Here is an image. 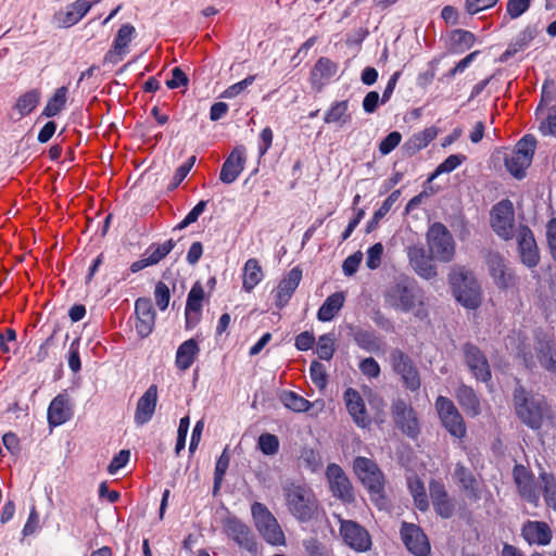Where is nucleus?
<instances>
[{
  "label": "nucleus",
  "mask_w": 556,
  "mask_h": 556,
  "mask_svg": "<svg viewBox=\"0 0 556 556\" xmlns=\"http://www.w3.org/2000/svg\"><path fill=\"white\" fill-rule=\"evenodd\" d=\"M288 511L300 522L311 521L318 509L312 488L302 481L287 480L281 485Z\"/></svg>",
  "instance_id": "nucleus-1"
},
{
  "label": "nucleus",
  "mask_w": 556,
  "mask_h": 556,
  "mask_svg": "<svg viewBox=\"0 0 556 556\" xmlns=\"http://www.w3.org/2000/svg\"><path fill=\"white\" fill-rule=\"evenodd\" d=\"M383 301L389 308L408 313L424 304V294L414 279L401 275L387 285Z\"/></svg>",
  "instance_id": "nucleus-2"
},
{
  "label": "nucleus",
  "mask_w": 556,
  "mask_h": 556,
  "mask_svg": "<svg viewBox=\"0 0 556 556\" xmlns=\"http://www.w3.org/2000/svg\"><path fill=\"white\" fill-rule=\"evenodd\" d=\"M514 406L518 418L533 430L540 429L544 419L551 417L544 396L528 392L522 386L514 391Z\"/></svg>",
  "instance_id": "nucleus-3"
},
{
  "label": "nucleus",
  "mask_w": 556,
  "mask_h": 556,
  "mask_svg": "<svg viewBox=\"0 0 556 556\" xmlns=\"http://www.w3.org/2000/svg\"><path fill=\"white\" fill-rule=\"evenodd\" d=\"M453 293L458 303L469 309L481 304V289L473 274L465 268L455 269L450 277Z\"/></svg>",
  "instance_id": "nucleus-4"
},
{
  "label": "nucleus",
  "mask_w": 556,
  "mask_h": 556,
  "mask_svg": "<svg viewBox=\"0 0 556 556\" xmlns=\"http://www.w3.org/2000/svg\"><path fill=\"white\" fill-rule=\"evenodd\" d=\"M354 471L362 483L368 489L371 500L377 504H383L384 477L377 464L367 458L358 456L354 459Z\"/></svg>",
  "instance_id": "nucleus-5"
},
{
  "label": "nucleus",
  "mask_w": 556,
  "mask_h": 556,
  "mask_svg": "<svg viewBox=\"0 0 556 556\" xmlns=\"http://www.w3.org/2000/svg\"><path fill=\"white\" fill-rule=\"evenodd\" d=\"M427 243L431 256L448 263L455 254V242L450 230L442 223H433L427 231Z\"/></svg>",
  "instance_id": "nucleus-6"
},
{
  "label": "nucleus",
  "mask_w": 556,
  "mask_h": 556,
  "mask_svg": "<svg viewBox=\"0 0 556 556\" xmlns=\"http://www.w3.org/2000/svg\"><path fill=\"white\" fill-rule=\"evenodd\" d=\"M536 147V140L532 135L523 136L516 148L505 156L507 170L516 178L525 177L526 169L531 165Z\"/></svg>",
  "instance_id": "nucleus-7"
},
{
  "label": "nucleus",
  "mask_w": 556,
  "mask_h": 556,
  "mask_svg": "<svg viewBox=\"0 0 556 556\" xmlns=\"http://www.w3.org/2000/svg\"><path fill=\"white\" fill-rule=\"evenodd\" d=\"M251 513L256 529L266 542L271 545H279L285 542V534L277 519L264 504L255 502L251 507Z\"/></svg>",
  "instance_id": "nucleus-8"
},
{
  "label": "nucleus",
  "mask_w": 556,
  "mask_h": 556,
  "mask_svg": "<svg viewBox=\"0 0 556 556\" xmlns=\"http://www.w3.org/2000/svg\"><path fill=\"white\" fill-rule=\"evenodd\" d=\"M490 225L493 231L503 240L513 239L515 233V210L510 200L497 202L490 212Z\"/></svg>",
  "instance_id": "nucleus-9"
},
{
  "label": "nucleus",
  "mask_w": 556,
  "mask_h": 556,
  "mask_svg": "<svg viewBox=\"0 0 556 556\" xmlns=\"http://www.w3.org/2000/svg\"><path fill=\"white\" fill-rule=\"evenodd\" d=\"M435 408L446 431L456 439L465 438L466 425L455 404L448 397L440 395L435 400Z\"/></svg>",
  "instance_id": "nucleus-10"
},
{
  "label": "nucleus",
  "mask_w": 556,
  "mask_h": 556,
  "mask_svg": "<svg viewBox=\"0 0 556 556\" xmlns=\"http://www.w3.org/2000/svg\"><path fill=\"white\" fill-rule=\"evenodd\" d=\"M485 264L494 285L502 290L516 285L517 278L508 266L507 260L497 251H489L485 254Z\"/></svg>",
  "instance_id": "nucleus-11"
},
{
  "label": "nucleus",
  "mask_w": 556,
  "mask_h": 556,
  "mask_svg": "<svg viewBox=\"0 0 556 556\" xmlns=\"http://www.w3.org/2000/svg\"><path fill=\"white\" fill-rule=\"evenodd\" d=\"M390 359L394 371L401 376L405 387L410 391L418 390L420 378L410 357L400 349H394L390 354Z\"/></svg>",
  "instance_id": "nucleus-12"
},
{
  "label": "nucleus",
  "mask_w": 556,
  "mask_h": 556,
  "mask_svg": "<svg viewBox=\"0 0 556 556\" xmlns=\"http://www.w3.org/2000/svg\"><path fill=\"white\" fill-rule=\"evenodd\" d=\"M224 531L228 538L250 554H257V543L250 528L236 517H228L224 520Z\"/></svg>",
  "instance_id": "nucleus-13"
},
{
  "label": "nucleus",
  "mask_w": 556,
  "mask_h": 556,
  "mask_svg": "<svg viewBox=\"0 0 556 556\" xmlns=\"http://www.w3.org/2000/svg\"><path fill=\"white\" fill-rule=\"evenodd\" d=\"M340 534L346 545L357 552H366L371 546V538L368 531L353 520L339 517Z\"/></svg>",
  "instance_id": "nucleus-14"
},
{
  "label": "nucleus",
  "mask_w": 556,
  "mask_h": 556,
  "mask_svg": "<svg viewBox=\"0 0 556 556\" xmlns=\"http://www.w3.org/2000/svg\"><path fill=\"white\" fill-rule=\"evenodd\" d=\"M392 416L395 425L403 433L410 438L417 437L419 433V425L416 413L404 400L399 399L393 402Z\"/></svg>",
  "instance_id": "nucleus-15"
},
{
  "label": "nucleus",
  "mask_w": 556,
  "mask_h": 556,
  "mask_svg": "<svg viewBox=\"0 0 556 556\" xmlns=\"http://www.w3.org/2000/svg\"><path fill=\"white\" fill-rule=\"evenodd\" d=\"M463 353L466 365L472 376L477 380L489 381L491 379V369L484 353L472 343L464 344Z\"/></svg>",
  "instance_id": "nucleus-16"
},
{
  "label": "nucleus",
  "mask_w": 556,
  "mask_h": 556,
  "mask_svg": "<svg viewBox=\"0 0 556 556\" xmlns=\"http://www.w3.org/2000/svg\"><path fill=\"white\" fill-rule=\"evenodd\" d=\"M517 243L522 264L533 268L539 264L540 254L532 230L520 225L517 229Z\"/></svg>",
  "instance_id": "nucleus-17"
},
{
  "label": "nucleus",
  "mask_w": 556,
  "mask_h": 556,
  "mask_svg": "<svg viewBox=\"0 0 556 556\" xmlns=\"http://www.w3.org/2000/svg\"><path fill=\"white\" fill-rule=\"evenodd\" d=\"M326 476L330 490L336 497H339L346 503H350L354 500L352 484L339 465H328Z\"/></svg>",
  "instance_id": "nucleus-18"
},
{
  "label": "nucleus",
  "mask_w": 556,
  "mask_h": 556,
  "mask_svg": "<svg viewBox=\"0 0 556 556\" xmlns=\"http://www.w3.org/2000/svg\"><path fill=\"white\" fill-rule=\"evenodd\" d=\"M401 536L407 549L415 556H428L430 553L428 538L418 526L404 522Z\"/></svg>",
  "instance_id": "nucleus-19"
},
{
  "label": "nucleus",
  "mask_w": 556,
  "mask_h": 556,
  "mask_svg": "<svg viewBox=\"0 0 556 556\" xmlns=\"http://www.w3.org/2000/svg\"><path fill=\"white\" fill-rule=\"evenodd\" d=\"M247 162V150L243 146H237L225 160L219 179L222 182L230 185L235 182L243 172Z\"/></svg>",
  "instance_id": "nucleus-20"
},
{
  "label": "nucleus",
  "mask_w": 556,
  "mask_h": 556,
  "mask_svg": "<svg viewBox=\"0 0 556 556\" xmlns=\"http://www.w3.org/2000/svg\"><path fill=\"white\" fill-rule=\"evenodd\" d=\"M92 8L88 0H76L65 10H60L53 15V23L60 28H68L77 24Z\"/></svg>",
  "instance_id": "nucleus-21"
},
{
  "label": "nucleus",
  "mask_w": 556,
  "mask_h": 556,
  "mask_svg": "<svg viewBox=\"0 0 556 556\" xmlns=\"http://www.w3.org/2000/svg\"><path fill=\"white\" fill-rule=\"evenodd\" d=\"M137 317L136 330L141 338H147L153 330L155 324V311L148 298H139L135 303Z\"/></svg>",
  "instance_id": "nucleus-22"
},
{
  "label": "nucleus",
  "mask_w": 556,
  "mask_h": 556,
  "mask_svg": "<svg viewBox=\"0 0 556 556\" xmlns=\"http://www.w3.org/2000/svg\"><path fill=\"white\" fill-rule=\"evenodd\" d=\"M157 404V387L151 384L147 391L139 397L135 410L134 420L137 426L148 424L155 412Z\"/></svg>",
  "instance_id": "nucleus-23"
},
{
  "label": "nucleus",
  "mask_w": 556,
  "mask_h": 556,
  "mask_svg": "<svg viewBox=\"0 0 556 556\" xmlns=\"http://www.w3.org/2000/svg\"><path fill=\"white\" fill-rule=\"evenodd\" d=\"M302 279V270L293 267L279 282L275 293V304L277 307H285Z\"/></svg>",
  "instance_id": "nucleus-24"
},
{
  "label": "nucleus",
  "mask_w": 556,
  "mask_h": 556,
  "mask_svg": "<svg viewBox=\"0 0 556 556\" xmlns=\"http://www.w3.org/2000/svg\"><path fill=\"white\" fill-rule=\"evenodd\" d=\"M204 299V289L200 282H195L188 293L185 316L186 327H194L201 317L202 302Z\"/></svg>",
  "instance_id": "nucleus-25"
},
{
  "label": "nucleus",
  "mask_w": 556,
  "mask_h": 556,
  "mask_svg": "<svg viewBox=\"0 0 556 556\" xmlns=\"http://www.w3.org/2000/svg\"><path fill=\"white\" fill-rule=\"evenodd\" d=\"M344 402L346 409L351 417L353 418L354 422L365 428L368 422V416L365 407V403L361 394L353 388H349L344 392Z\"/></svg>",
  "instance_id": "nucleus-26"
},
{
  "label": "nucleus",
  "mask_w": 556,
  "mask_h": 556,
  "mask_svg": "<svg viewBox=\"0 0 556 556\" xmlns=\"http://www.w3.org/2000/svg\"><path fill=\"white\" fill-rule=\"evenodd\" d=\"M429 492L435 511L442 518H450L454 513V505L447 495L444 484L440 481L431 480Z\"/></svg>",
  "instance_id": "nucleus-27"
},
{
  "label": "nucleus",
  "mask_w": 556,
  "mask_h": 556,
  "mask_svg": "<svg viewBox=\"0 0 556 556\" xmlns=\"http://www.w3.org/2000/svg\"><path fill=\"white\" fill-rule=\"evenodd\" d=\"M73 416L72 406L67 395L59 394L48 407V422L50 426L58 427L65 424Z\"/></svg>",
  "instance_id": "nucleus-28"
},
{
  "label": "nucleus",
  "mask_w": 556,
  "mask_h": 556,
  "mask_svg": "<svg viewBox=\"0 0 556 556\" xmlns=\"http://www.w3.org/2000/svg\"><path fill=\"white\" fill-rule=\"evenodd\" d=\"M521 534L531 545H547L552 540V530L544 521H527L521 529Z\"/></svg>",
  "instance_id": "nucleus-29"
},
{
  "label": "nucleus",
  "mask_w": 556,
  "mask_h": 556,
  "mask_svg": "<svg viewBox=\"0 0 556 556\" xmlns=\"http://www.w3.org/2000/svg\"><path fill=\"white\" fill-rule=\"evenodd\" d=\"M409 264L415 273L425 279H432L437 276V270L431 258L425 255L422 248L410 247L407 251Z\"/></svg>",
  "instance_id": "nucleus-30"
},
{
  "label": "nucleus",
  "mask_w": 556,
  "mask_h": 556,
  "mask_svg": "<svg viewBox=\"0 0 556 556\" xmlns=\"http://www.w3.org/2000/svg\"><path fill=\"white\" fill-rule=\"evenodd\" d=\"M535 353L541 366L547 371L556 374V341L549 338L540 339L535 346Z\"/></svg>",
  "instance_id": "nucleus-31"
},
{
  "label": "nucleus",
  "mask_w": 556,
  "mask_h": 556,
  "mask_svg": "<svg viewBox=\"0 0 556 556\" xmlns=\"http://www.w3.org/2000/svg\"><path fill=\"white\" fill-rule=\"evenodd\" d=\"M200 353V348L194 339H189L182 342L176 352L175 365L181 370L186 371L194 363Z\"/></svg>",
  "instance_id": "nucleus-32"
},
{
  "label": "nucleus",
  "mask_w": 556,
  "mask_h": 556,
  "mask_svg": "<svg viewBox=\"0 0 556 556\" xmlns=\"http://www.w3.org/2000/svg\"><path fill=\"white\" fill-rule=\"evenodd\" d=\"M514 476L520 495L529 503L536 504L539 501V492L536 491L532 477L523 467H516Z\"/></svg>",
  "instance_id": "nucleus-33"
},
{
  "label": "nucleus",
  "mask_w": 556,
  "mask_h": 556,
  "mask_svg": "<svg viewBox=\"0 0 556 556\" xmlns=\"http://www.w3.org/2000/svg\"><path fill=\"white\" fill-rule=\"evenodd\" d=\"M345 302L343 292H334L330 294L321 304L317 312V319L323 323L332 320L341 311Z\"/></svg>",
  "instance_id": "nucleus-34"
},
{
  "label": "nucleus",
  "mask_w": 556,
  "mask_h": 556,
  "mask_svg": "<svg viewBox=\"0 0 556 556\" xmlns=\"http://www.w3.org/2000/svg\"><path fill=\"white\" fill-rule=\"evenodd\" d=\"M456 399L469 416L476 417L481 413L480 401L472 388L462 384L456 391Z\"/></svg>",
  "instance_id": "nucleus-35"
},
{
  "label": "nucleus",
  "mask_w": 556,
  "mask_h": 556,
  "mask_svg": "<svg viewBox=\"0 0 556 556\" xmlns=\"http://www.w3.org/2000/svg\"><path fill=\"white\" fill-rule=\"evenodd\" d=\"M263 270L256 258H249L243 267L242 287L251 292L263 279Z\"/></svg>",
  "instance_id": "nucleus-36"
},
{
  "label": "nucleus",
  "mask_w": 556,
  "mask_h": 556,
  "mask_svg": "<svg viewBox=\"0 0 556 556\" xmlns=\"http://www.w3.org/2000/svg\"><path fill=\"white\" fill-rule=\"evenodd\" d=\"M353 339L366 352L378 353L382 349V341L375 331L358 329L354 332Z\"/></svg>",
  "instance_id": "nucleus-37"
},
{
  "label": "nucleus",
  "mask_w": 556,
  "mask_h": 556,
  "mask_svg": "<svg viewBox=\"0 0 556 556\" xmlns=\"http://www.w3.org/2000/svg\"><path fill=\"white\" fill-rule=\"evenodd\" d=\"M135 35H136V28L131 24H129V23L123 24L119 27V29L117 30L116 37L113 42L112 50H110L106 58L110 54H117V55L125 54L126 48L128 47L130 41L134 39Z\"/></svg>",
  "instance_id": "nucleus-38"
},
{
  "label": "nucleus",
  "mask_w": 556,
  "mask_h": 556,
  "mask_svg": "<svg viewBox=\"0 0 556 556\" xmlns=\"http://www.w3.org/2000/svg\"><path fill=\"white\" fill-rule=\"evenodd\" d=\"M348 100L336 101L325 113L324 122L327 124H339V126H343L351 121V116L348 113Z\"/></svg>",
  "instance_id": "nucleus-39"
},
{
  "label": "nucleus",
  "mask_w": 556,
  "mask_h": 556,
  "mask_svg": "<svg viewBox=\"0 0 556 556\" xmlns=\"http://www.w3.org/2000/svg\"><path fill=\"white\" fill-rule=\"evenodd\" d=\"M454 476L462 488L473 498L479 497L478 482L472 472L462 464H457L454 470Z\"/></svg>",
  "instance_id": "nucleus-40"
},
{
  "label": "nucleus",
  "mask_w": 556,
  "mask_h": 556,
  "mask_svg": "<svg viewBox=\"0 0 556 556\" xmlns=\"http://www.w3.org/2000/svg\"><path fill=\"white\" fill-rule=\"evenodd\" d=\"M337 72V63L328 58H320L312 71V79L314 83H320L323 85L326 80L332 78Z\"/></svg>",
  "instance_id": "nucleus-41"
},
{
  "label": "nucleus",
  "mask_w": 556,
  "mask_h": 556,
  "mask_svg": "<svg viewBox=\"0 0 556 556\" xmlns=\"http://www.w3.org/2000/svg\"><path fill=\"white\" fill-rule=\"evenodd\" d=\"M437 137V130L433 127L426 128L413 135L406 142V150L414 154L426 148Z\"/></svg>",
  "instance_id": "nucleus-42"
},
{
  "label": "nucleus",
  "mask_w": 556,
  "mask_h": 556,
  "mask_svg": "<svg viewBox=\"0 0 556 556\" xmlns=\"http://www.w3.org/2000/svg\"><path fill=\"white\" fill-rule=\"evenodd\" d=\"M67 92L68 89L65 86L58 88L53 96L49 99L42 114L47 117H53L58 115L65 108Z\"/></svg>",
  "instance_id": "nucleus-43"
},
{
  "label": "nucleus",
  "mask_w": 556,
  "mask_h": 556,
  "mask_svg": "<svg viewBox=\"0 0 556 556\" xmlns=\"http://www.w3.org/2000/svg\"><path fill=\"white\" fill-rule=\"evenodd\" d=\"M401 194L400 190L393 191L381 204V206L374 213L371 219L367 223L366 232L374 231L379 222L390 212L394 203L399 200Z\"/></svg>",
  "instance_id": "nucleus-44"
},
{
  "label": "nucleus",
  "mask_w": 556,
  "mask_h": 556,
  "mask_svg": "<svg viewBox=\"0 0 556 556\" xmlns=\"http://www.w3.org/2000/svg\"><path fill=\"white\" fill-rule=\"evenodd\" d=\"M40 101V91L37 89L29 90L22 94L15 104V109L22 116L30 114Z\"/></svg>",
  "instance_id": "nucleus-45"
},
{
  "label": "nucleus",
  "mask_w": 556,
  "mask_h": 556,
  "mask_svg": "<svg viewBox=\"0 0 556 556\" xmlns=\"http://www.w3.org/2000/svg\"><path fill=\"white\" fill-rule=\"evenodd\" d=\"M408 489L414 497L417 508L421 511L427 510L429 507V502L422 481L418 478H409Z\"/></svg>",
  "instance_id": "nucleus-46"
},
{
  "label": "nucleus",
  "mask_w": 556,
  "mask_h": 556,
  "mask_svg": "<svg viewBox=\"0 0 556 556\" xmlns=\"http://www.w3.org/2000/svg\"><path fill=\"white\" fill-rule=\"evenodd\" d=\"M281 402L287 408L296 413L307 412L312 406L309 401L293 391L283 392Z\"/></svg>",
  "instance_id": "nucleus-47"
},
{
  "label": "nucleus",
  "mask_w": 556,
  "mask_h": 556,
  "mask_svg": "<svg viewBox=\"0 0 556 556\" xmlns=\"http://www.w3.org/2000/svg\"><path fill=\"white\" fill-rule=\"evenodd\" d=\"M336 338L333 333H325L319 337L316 346V353L320 359L329 361L334 353Z\"/></svg>",
  "instance_id": "nucleus-48"
},
{
  "label": "nucleus",
  "mask_w": 556,
  "mask_h": 556,
  "mask_svg": "<svg viewBox=\"0 0 556 556\" xmlns=\"http://www.w3.org/2000/svg\"><path fill=\"white\" fill-rule=\"evenodd\" d=\"M451 40L454 48L457 51L463 52L465 50L470 49L473 46L476 37L471 31L464 29H455L452 33Z\"/></svg>",
  "instance_id": "nucleus-49"
},
{
  "label": "nucleus",
  "mask_w": 556,
  "mask_h": 556,
  "mask_svg": "<svg viewBox=\"0 0 556 556\" xmlns=\"http://www.w3.org/2000/svg\"><path fill=\"white\" fill-rule=\"evenodd\" d=\"M465 161L466 156L463 154H451L435 168L429 180L437 178L441 174L453 172Z\"/></svg>",
  "instance_id": "nucleus-50"
},
{
  "label": "nucleus",
  "mask_w": 556,
  "mask_h": 556,
  "mask_svg": "<svg viewBox=\"0 0 556 556\" xmlns=\"http://www.w3.org/2000/svg\"><path fill=\"white\" fill-rule=\"evenodd\" d=\"M544 498L548 507L556 511V480L553 476L542 473Z\"/></svg>",
  "instance_id": "nucleus-51"
},
{
  "label": "nucleus",
  "mask_w": 556,
  "mask_h": 556,
  "mask_svg": "<svg viewBox=\"0 0 556 556\" xmlns=\"http://www.w3.org/2000/svg\"><path fill=\"white\" fill-rule=\"evenodd\" d=\"M229 462H230V456L228 454V447H226L223 451L222 455L218 457L216 465H215V470H214V488H215V490L219 488V485L224 479V476L228 469Z\"/></svg>",
  "instance_id": "nucleus-52"
},
{
  "label": "nucleus",
  "mask_w": 556,
  "mask_h": 556,
  "mask_svg": "<svg viewBox=\"0 0 556 556\" xmlns=\"http://www.w3.org/2000/svg\"><path fill=\"white\" fill-rule=\"evenodd\" d=\"M175 241L173 239H169L165 241L162 244H159L156 247L152 245L150 250L152 252L149 254L148 258L151 263V265L157 264L161 260H163L175 247Z\"/></svg>",
  "instance_id": "nucleus-53"
},
{
  "label": "nucleus",
  "mask_w": 556,
  "mask_h": 556,
  "mask_svg": "<svg viewBox=\"0 0 556 556\" xmlns=\"http://www.w3.org/2000/svg\"><path fill=\"white\" fill-rule=\"evenodd\" d=\"M257 443L265 455H275L279 450V440L275 434L263 433L258 437Z\"/></svg>",
  "instance_id": "nucleus-54"
},
{
  "label": "nucleus",
  "mask_w": 556,
  "mask_h": 556,
  "mask_svg": "<svg viewBox=\"0 0 556 556\" xmlns=\"http://www.w3.org/2000/svg\"><path fill=\"white\" fill-rule=\"evenodd\" d=\"M309 374L312 381L317 388L323 389L326 387L327 375L325 366L321 363L313 361L309 366Z\"/></svg>",
  "instance_id": "nucleus-55"
},
{
  "label": "nucleus",
  "mask_w": 556,
  "mask_h": 556,
  "mask_svg": "<svg viewBox=\"0 0 556 556\" xmlns=\"http://www.w3.org/2000/svg\"><path fill=\"white\" fill-rule=\"evenodd\" d=\"M255 80V75H250L245 77L243 80L229 86L224 92L223 98L232 99L243 92L248 87H250Z\"/></svg>",
  "instance_id": "nucleus-56"
},
{
  "label": "nucleus",
  "mask_w": 556,
  "mask_h": 556,
  "mask_svg": "<svg viewBox=\"0 0 556 556\" xmlns=\"http://www.w3.org/2000/svg\"><path fill=\"white\" fill-rule=\"evenodd\" d=\"M402 135L399 131H392L379 143V152L382 155L391 153L401 142Z\"/></svg>",
  "instance_id": "nucleus-57"
},
{
  "label": "nucleus",
  "mask_w": 556,
  "mask_h": 556,
  "mask_svg": "<svg viewBox=\"0 0 556 556\" xmlns=\"http://www.w3.org/2000/svg\"><path fill=\"white\" fill-rule=\"evenodd\" d=\"M154 299L157 307L161 311H165L168 307L170 293L168 287L164 282L159 281L156 283L154 290Z\"/></svg>",
  "instance_id": "nucleus-58"
},
{
  "label": "nucleus",
  "mask_w": 556,
  "mask_h": 556,
  "mask_svg": "<svg viewBox=\"0 0 556 556\" xmlns=\"http://www.w3.org/2000/svg\"><path fill=\"white\" fill-rule=\"evenodd\" d=\"M531 0H508L506 12L511 18H518L529 10Z\"/></svg>",
  "instance_id": "nucleus-59"
},
{
  "label": "nucleus",
  "mask_w": 556,
  "mask_h": 556,
  "mask_svg": "<svg viewBox=\"0 0 556 556\" xmlns=\"http://www.w3.org/2000/svg\"><path fill=\"white\" fill-rule=\"evenodd\" d=\"M207 202L200 201L187 215L186 217L175 227V229L181 230L188 227L190 224L195 223L199 216L204 212Z\"/></svg>",
  "instance_id": "nucleus-60"
},
{
  "label": "nucleus",
  "mask_w": 556,
  "mask_h": 556,
  "mask_svg": "<svg viewBox=\"0 0 556 556\" xmlns=\"http://www.w3.org/2000/svg\"><path fill=\"white\" fill-rule=\"evenodd\" d=\"M383 254V245L378 242L367 250L366 265L369 269H376L381 264V256Z\"/></svg>",
  "instance_id": "nucleus-61"
},
{
  "label": "nucleus",
  "mask_w": 556,
  "mask_h": 556,
  "mask_svg": "<svg viewBox=\"0 0 556 556\" xmlns=\"http://www.w3.org/2000/svg\"><path fill=\"white\" fill-rule=\"evenodd\" d=\"M307 556H333L331 551L316 540H307L304 542Z\"/></svg>",
  "instance_id": "nucleus-62"
},
{
  "label": "nucleus",
  "mask_w": 556,
  "mask_h": 556,
  "mask_svg": "<svg viewBox=\"0 0 556 556\" xmlns=\"http://www.w3.org/2000/svg\"><path fill=\"white\" fill-rule=\"evenodd\" d=\"M540 131L544 136L556 137V106L549 111L546 119L541 123Z\"/></svg>",
  "instance_id": "nucleus-63"
},
{
  "label": "nucleus",
  "mask_w": 556,
  "mask_h": 556,
  "mask_svg": "<svg viewBox=\"0 0 556 556\" xmlns=\"http://www.w3.org/2000/svg\"><path fill=\"white\" fill-rule=\"evenodd\" d=\"M546 238L553 260L556 262V218H552L546 225Z\"/></svg>",
  "instance_id": "nucleus-64"
}]
</instances>
